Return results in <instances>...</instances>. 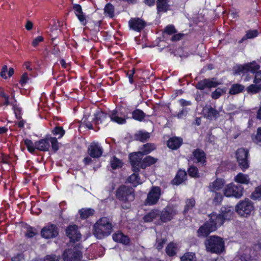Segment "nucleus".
I'll return each instance as SVG.
<instances>
[{"label": "nucleus", "mask_w": 261, "mask_h": 261, "mask_svg": "<svg viewBox=\"0 0 261 261\" xmlns=\"http://www.w3.org/2000/svg\"><path fill=\"white\" fill-rule=\"evenodd\" d=\"M143 154L141 151L131 153L129 155L130 163L133 170L138 171L140 168H145L156 161V160L151 156H146L143 159Z\"/></svg>", "instance_id": "nucleus-1"}, {"label": "nucleus", "mask_w": 261, "mask_h": 261, "mask_svg": "<svg viewBox=\"0 0 261 261\" xmlns=\"http://www.w3.org/2000/svg\"><path fill=\"white\" fill-rule=\"evenodd\" d=\"M112 225L109 219L103 217L99 219L94 225V235L97 239L103 238L112 232Z\"/></svg>", "instance_id": "nucleus-2"}, {"label": "nucleus", "mask_w": 261, "mask_h": 261, "mask_svg": "<svg viewBox=\"0 0 261 261\" xmlns=\"http://www.w3.org/2000/svg\"><path fill=\"white\" fill-rule=\"evenodd\" d=\"M261 253V243L255 245L253 249L246 247H242L239 252V256L241 261H253L258 259V255Z\"/></svg>", "instance_id": "nucleus-3"}, {"label": "nucleus", "mask_w": 261, "mask_h": 261, "mask_svg": "<svg viewBox=\"0 0 261 261\" xmlns=\"http://www.w3.org/2000/svg\"><path fill=\"white\" fill-rule=\"evenodd\" d=\"M205 246L206 250L213 253H220L224 249V242L223 239L216 236L211 237L206 241Z\"/></svg>", "instance_id": "nucleus-4"}, {"label": "nucleus", "mask_w": 261, "mask_h": 261, "mask_svg": "<svg viewBox=\"0 0 261 261\" xmlns=\"http://www.w3.org/2000/svg\"><path fill=\"white\" fill-rule=\"evenodd\" d=\"M236 212L243 217L250 216L254 210L253 202L248 199L240 201L236 205Z\"/></svg>", "instance_id": "nucleus-5"}, {"label": "nucleus", "mask_w": 261, "mask_h": 261, "mask_svg": "<svg viewBox=\"0 0 261 261\" xmlns=\"http://www.w3.org/2000/svg\"><path fill=\"white\" fill-rule=\"evenodd\" d=\"M224 195L227 197L240 198L243 195L244 188L240 185L231 182L226 185L223 190Z\"/></svg>", "instance_id": "nucleus-6"}, {"label": "nucleus", "mask_w": 261, "mask_h": 261, "mask_svg": "<svg viewBox=\"0 0 261 261\" xmlns=\"http://www.w3.org/2000/svg\"><path fill=\"white\" fill-rule=\"evenodd\" d=\"M118 199L122 201H132L134 199V191L132 188L121 186L116 192Z\"/></svg>", "instance_id": "nucleus-7"}, {"label": "nucleus", "mask_w": 261, "mask_h": 261, "mask_svg": "<svg viewBox=\"0 0 261 261\" xmlns=\"http://www.w3.org/2000/svg\"><path fill=\"white\" fill-rule=\"evenodd\" d=\"M176 207L167 206L162 212L160 211V219L163 222H167L172 220L177 214Z\"/></svg>", "instance_id": "nucleus-8"}, {"label": "nucleus", "mask_w": 261, "mask_h": 261, "mask_svg": "<svg viewBox=\"0 0 261 261\" xmlns=\"http://www.w3.org/2000/svg\"><path fill=\"white\" fill-rule=\"evenodd\" d=\"M248 151L244 148H240L236 151V158L241 169L244 171L249 167L247 156Z\"/></svg>", "instance_id": "nucleus-9"}, {"label": "nucleus", "mask_w": 261, "mask_h": 261, "mask_svg": "<svg viewBox=\"0 0 261 261\" xmlns=\"http://www.w3.org/2000/svg\"><path fill=\"white\" fill-rule=\"evenodd\" d=\"M161 196V189L158 187H153L149 192L145 203L146 205L155 204L159 201Z\"/></svg>", "instance_id": "nucleus-10"}, {"label": "nucleus", "mask_w": 261, "mask_h": 261, "mask_svg": "<svg viewBox=\"0 0 261 261\" xmlns=\"http://www.w3.org/2000/svg\"><path fill=\"white\" fill-rule=\"evenodd\" d=\"M129 27L130 29L141 32L147 25V22L139 17L132 18L128 21Z\"/></svg>", "instance_id": "nucleus-11"}, {"label": "nucleus", "mask_w": 261, "mask_h": 261, "mask_svg": "<svg viewBox=\"0 0 261 261\" xmlns=\"http://www.w3.org/2000/svg\"><path fill=\"white\" fill-rule=\"evenodd\" d=\"M103 150L98 143L93 142L88 148V153L91 158H98L102 155Z\"/></svg>", "instance_id": "nucleus-12"}, {"label": "nucleus", "mask_w": 261, "mask_h": 261, "mask_svg": "<svg viewBox=\"0 0 261 261\" xmlns=\"http://www.w3.org/2000/svg\"><path fill=\"white\" fill-rule=\"evenodd\" d=\"M58 234L57 228L54 224L48 225L41 230L42 236L46 239H50L56 237Z\"/></svg>", "instance_id": "nucleus-13"}, {"label": "nucleus", "mask_w": 261, "mask_h": 261, "mask_svg": "<svg viewBox=\"0 0 261 261\" xmlns=\"http://www.w3.org/2000/svg\"><path fill=\"white\" fill-rule=\"evenodd\" d=\"M220 84L215 79H204L199 81L196 85V88L198 89L203 90L205 88H211L216 87Z\"/></svg>", "instance_id": "nucleus-14"}, {"label": "nucleus", "mask_w": 261, "mask_h": 261, "mask_svg": "<svg viewBox=\"0 0 261 261\" xmlns=\"http://www.w3.org/2000/svg\"><path fill=\"white\" fill-rule=\"evenodd\" d=\"M242 67L241 71L245 73H255V77L253 81L254 84H257L261 82V71H256L258 68L256 69V66H241Z\"/></svg>", "instance_id": "nucleus-15"}, {"label": "nucleus", "mask_w": 261, "mask_h": 261, "mask_svg": "<svg viewBox=\"0 0 261 261\" xmlns=\"http://www.w3.org/2000/svg\"><path fill=\"white\" fill-rule=\"evenodd\" d=\"M64 261H74L82 256V253L80 251L75 250L67 249L63 254Z\"/></svg>", "instance_id": "nucleus-16"}, {"label": "nucleus", "mask_w": 261, "mask_h": 261, "mask_svg": "<svg viewBox=\"0 0 261 261\" xmlns=\"http://www.w3.org/2000/svg\"><path fill=\"white\" fill-rule=\"evenodd\" d=\"M224 219L220 214L213 213L210 215V221L208 223L212 226L215 227V230L221 226L224 223Z\"/></svg>", "instance_id": "nucleus-17"}, {"label": "nucleus", "mask_w": 261, "mask_h": 261, "mask_svg": "<svg viewBox=\"0 0 261 261\" xmlns=\"http://www.w3.org/2000/svg\"><path fill=\"white\" fill-rule=\"evenodd\" d=\"M66 233L69 238L72 241H78L81 238V234L75 225H70L66 229Z\"/></svg>", "instance_id": "nucleus-18"}, {"label": "nucleus", "mask_w": 261, "mask_h": 261, "mask_svg": "<svg viewBox=\"0 0 261 261\" xmlns=\"http://www.w3.org/2000/svg\"><path fill=\"white\" fill-rule=\"evenodd\" d=\"M109 117L111 121L119 124L125 123L126 119L128 118L126 115L118 113L117 111L113 110L109 114Z\"/></svg>", "instance_id": "nucleus-19"}, {"label": "nucleus", "mask_w": 261, "mask_h": 261, "mask_svg": "<svg viewBox=\"0 0 261 261\" xmlns=\"http://www.w3.org/2000/svg\"><path fill=\"white\" fill-rule=\"evenodd\" d=\"M170 0H156V10L158 14L166 13L171 10V6L169 4Z\"/></svg>", "instance_id": "nucleus-20"}, {"label": "nucleus", "mask_w": 261, "mask_h": 261, "mask_svg": "<svg viewBox=\"0 0 261 261\" xmlns=\"http://www.w3.org/2000/svg\"><path fill=\"white\" fill-rule=\"evenodd\" d=\"M193 161L196 163H199L204 164L206 162V155L204 152L200 149H197L193 152Z\"/></svg>", "instance_id": "nucleus-21"}, {"label": "nucleus", "mask_w": 261, "mask_h": 261, "mask_svg": "<svg viewBox=\"0 0 261 261\" xmlns=\"http://www.w3.org/2000/svg\"><path fill=\"white\" fill-rule=\"evenodd\" d=\"M215 230V227H212L209 223H206L201 226L198 230V235L200 237H205L210 232Z\"/></svg>", "instance_id": "nucleus-22"}, {"label": "nucleus", "mask_w": 261, "mask_h": 261, "mask_svg": "<svg viewBox=\"0 0 261 261\" xmlns=\"http://www.w3.org/2000/svg\"><path fill=\"white\" fill-rule=\"evenodd\" d=\"M73 9L75 15L81 23L84 25H86L87 23L86 18L85 15L83 14L81 6L80 4H74L73 5Z\"/></svg>", "instance_id": "nucleus-23"}, {"label": "nucleus", "mask_w": 261, "mask_h": 261, "mask_svg": "<svg viewBox=\"0 0 261 261\" xmlns=\"http://www.w3.org/2000/svg\"><path fill=\"white\" fill-rule=\"evenodd\" d=\"M204 116L209 119H215L219 116V113L210 106H205L202 111Z\"/></svg>", "instance_id": "nucleus-24"}, {"label": "nucleus", "mask_w": 261, "mask_h": 261, "mask_svg": "<svg viewBox=\"0 0 261 261\" xmlns=\"http://www.w3.org/2000/svg\"><path fill=\"white\" fill-rule=\"evenodd\" d=\"M36 147L37 150L45 151L48 150L49 145V137H46L44 139H41L36 142Z\"/></svg>", "instance_id": "nucleus-25"}, {"label": "nucleus", "mask_w": 261, "mask_h": 261, "mask_svg": "<svg viewBox=\"0 0 261 261\" xmlns=\"http://www.w3.org/2000/svg\"><path fill=\"white\" fill-rule=\"evenodd\" d=\"M0 96L4 98V105L5 106H8L9 105H13L14 107V111L15 113L16 117L17 119H19L20 118V115L17 113V112H19L20 111V110L18 108H15L14 107V103L13 102H11L10 101V97L9 96L6 94L3 91H0Z\"/></svg>", "instance_id": "nucleus-26"}, {"label": "nucleus", "mask_w": 261, "mask_h": 261, "mask_svg": "<svg viewBox=\"0 0 261 261\" xmlns=\"http://www.w3.org/2000/svg\"><path fill=\"white\" fill-rule=\"evenodd\" d=\"M224 220H230L233 214V208L232 206H222L221 208V214Z\"/></svg>", "instance_id": "nucleus-27"}, {"label": "nucleus", "mask_w": 261, "mask_h": 261, "mask_svg": "<svg viewBox=\"0 0 261 261\" xmlns=\"http://www.w3.org/2000/svg\"><path fill=\"white\" fill-rule=\"evenodd\" d=\"M182 142V139L178 137L170 138L167 142V145L169 148L175 150L180 147Z\"/></svg>", "instance_id": "nucleus-28"}, {"label": "nucleus", "mask_w": 261, "mask_h": 261, "mask_svg": "<svg viewBox=\"0 0 261 261\" xmlns=\"http://www.w3.org/2000/svg\"><path fill=\"white\" fill-rule=\"evenodd\" d=\"M160 211L157 209H153L144 217L145 222H149L160 217Z\"/></svg>", "instance_id": "nucleus-29"}, {"label": "nucleus", "mask_w": 261, "mask_h": 261, "mask_svg": "<svg viewBox=\"0 0 261 261\" xmlns=\"http://www.w3.org/2000/svg\"><path fill=\"white\" fill-rule=\"evenodd\" d=\"M113 239L115 242H120L124 245L128 244L129 242V238L121 232L114 233L113 235Z\"/></svg>", "instance_id": "nucleus-30"}, {"label": "nucleus", "mask_w": 261, "mask_h": 261, "mask_svg": "<svg viewBox=\"0 0 261 261\" xmlns=\"http://www.w3.org/2000/svg\"><path fill=\"white\" fill-rule=\"evenodd\" d=\"M259 34L257 30H249L246 32V34L238 41L239 44H241L248 39H253L256 37Z\"/></svg>", "instance_id": "nucleus-31"}, {"label": "nucleus", "mask_w": 261, "mask_h": 261, "mask_svg": "<svg viewBox=\"0 0 261 261\" xmlns=\"http://www.w3.org/2000/svg\"><path fill=\"white\" fill-rule=\"evenodd\" d=\"M225 181L223 179L217 178L210 184L209 188L212 191L221 189L224 186Z\"/></svg>", "instance_id": "nucleus-32"}, {"label": "nucleus", "mask_w": 261, "mask_h": 261, "mask_svg": "<svg viewBox=\"0 0 261 261\" xmlns=\"http://www.w3.org/2000/svg\"><path fill=\"white\" fill-rule=\"evenodd\" d=\"M234 180L238 183L247 185L250 182V179L247 174L239 173L234 177Z\"/></svg>", "instance_id": "nucleus-33"}, {"label": "nucleus", "mask_w": 261, "mask_h": 261, "mask_svg": "<svg viewBox=\"0 0 261 261\" xmlns=\"http://www.w3.org/2000/svg\"><path fill=\"white\" fill-rule=\"evenodd\" d=\"M187 177V173L185 170H179L175 178L173 179V184L176 185H178L181 184Z\"/></svg>", "instance_id": "nucleus-34"}, {"label": "nucleus", "mask_w": 261, "mask_h": 261, "mask_svg": "<svg viewBox=\"0 0 261 261\" xmlns=\"http://www.w3.org/2000/svg\"><path fill=\"white\" fill-rule=\"evenodd\" d=\"M94 121L97 123L107 122L109 119L107 115L103 112H98L94 114Z\"/></svg>", "instance_id": "nucleus-35"}, {"label": "nucleus", "mask_w": 261, "mask_h": 261, "mask_svg": "<svg viewBox=\"0 0 261 261\" xmlns=\"http://www.w3.org/2000/svg\"><path fill=\"white\" fill-rule=\"evenodd\" d=\"M127 182L131 184L134 187H136L142 183V181L140 179L138 174L135 173L132 174L128 177L127 179Z\"/></svg>", "instance_id": "nucleus-36"}, {"label": "nucleus", "mask_w": 261, "mask_h": 261, "mask_svg": "<svg viewBox=\"0 0 261 261\" xmlns=\"http://www.w3.org/2000/svg\"><path fill=\"white\" fill-rule=\"evenodd\" d=\"M245 89V87L241 84H233L229 89V93L231 95L237 94L242 92Z\"/></svg>", "instance_id": "nucleus-37"}, {"label": "nucleus", "mask_w": 261, "mask_h": 261, "mask_svg": "<svg viewBox=\"0 0 261 261\" xmlns=\"http://www.w3.org/2000/svg\"><path fill=\"white\" fill-rule=\"evenodd\" d=\"M114 6L110 3L107 4L104 8V13L105 15L110 18H113L114 16Z\"/></svg>", "instance_id": "nucleus-38"}, {"label": "nucleus", "mask_w": 261, "mask_h": 261, "mask_svg": "<svg viewBox=\"0 0 261 261\" xmlns=\"http://www.w3.org/2000/svg\"><path fill=\"white\" fill-rule=\"evenodd\" d=\"M261 91V84H251L247 88V93L251 94H256Z\"/></svg>", "instance_id": "nucleus-39"}, {"label": "nucleus", "mask_w": 261, "mask_h": 261, "mask_svg": "<svg viewBox=\"0 0 261 261\" xmlns=\"http://www.w3.org/2000/svg\"><path fill=\"white\" fill-rule=\"evenodd\" d=\"M14 72V70L13 68H10L9 69H8L7 66H3L0 74L3 78L7 79L8 77H10L12 76Z\"/></svg>", "instance_id": "nucleus-40"}, {"label": "nucleus", "mask_w": 261, "mask_h": 261, "mask_svg": "<svg viewBox=\"0 0 261 261\" xmlns=\"http://www.w3.org/2000/svg\"><path fill=\"white\" fill-rule=\"evenodd\" d=\"M132 117L137 121H141L145 117V114L142 111L136 109L133 112Z\"/></svg>", "instance_id": "nucleus-41"}, {"label": "nucleus", "mask_w": 261, "mask_h": 261, "mask_svg": "<svg viewBox=\"0 0 261 261\" xmlns=\"http://www.w3.org/2000/svg\"><path fill=\"white\" fill-rule=\"evenodd\" d=\"M195 205V201L194 198H189L186 200V205L184 211V214L188 213L194 207Z\"/></svg>", "instance_id": "nucleus-42"}, {"label": "nucleus", "mask_w": 261, "mask_h": 261, "mask_svg": "<svg viewBox=\"0 0 261 261\" xmlns=\"http://www.w3.org/2000/svg\"><path fill=\"white\" fill-rule=\"evenodd\" d=\"M80 216L83 219H86L94 214V210L91 208H82L79 210Z\"/></svg>", "instance_id": "nucleus-43"}, {"label": "nucleus", "mask_w": 261, "mask_h": 261, "mask_svg": "<svg viewBox=\"0 0 261 261\" xmlns=\"http://www.w3.org/2000/svg\"><path fill=\"white\" fill-rule=\"evenodd\" d=\"M177 245L174 243H170L166 248V253L169 256H173L176 254Z\"/></svg>", "instance_id": "nucleus-44"}, {"label": "nucleus", "mask_w": 261, "mask_h": 261, "mask_svg": "<svg viewBox=\"0 0 261 261\" xmlns=\"http://www.w3.org/2000/svg\"><path fill=\"white\" fill-rule=\"evenodd\" d=\"M110 162L111 167L113 169L121 168L123 165L122 162L115 156H113Z\"/></svg>", "instance_id": "nucleus-45"}, {"label": "nucleus", "mask_w": 261, "mask_h": 261, "mask_svg": "<svg viewBox=\"0 0 261 261\" xmlns=\"http://www.w3.org/2000/svg\"><path fill=\"white\" fill-rule=\"evenodd\" d=\"M24 144L26 146L28 150L30 153H34L36 149H37L36 147V142L35 143H33V142L29 140V139H26L24 141Z\"/></svg>", "instance_id": "nucleus-46"}, {"label": "nucleus", "mask_w": 261, "mask_h": 261, "mask_svg": "<svg viewBox=\"0 0 261 261\" xmlns=\"http://www.w3.org/2000/svg\"><path fill=\"white\" fill-rule=\"evenodd\" d=\"M150 137V134L147 132H139L135 135L137 140L143 142Z\"/></svg>", "instance_id": "nucleus-47"}, {"label": "nucleus", "mask_w": 261, "mask_h": 261, "mask_svg": "<svg viewBox=\"0 0 261 261\" xmlns=\"http://www.w3.org/2000/svg\"><path fill=\"white\" fill-rule=\"evenodd\" d=\"M195 254L192 252H187L180 257V261H196Z\"/></svg>", "instance_id": "nucleus-48"}, {"label": "nucleus", "mask_w": 261, "mask_h": 261, "mask_svg": "<svg viewBox=\"0 0 261 261\" xmlns=\"http://www.w3.org/2000/svg\"><path fill=\"white\" fill-rule=\"evenodd\" d=\"M155 148V145L153 144L148 143L143 145L142 151L143 154H148Z\"/></svg>", "instance_id": "nucleus-49"}, {"label": "nucleus", "mask_w": 261, "mask_h": 261, "mask_svg": "<svg viewBox=\"0 0 261 261\" xmlns=\"http://www.w3.org/2000/svg\"><path fill=\"white\" fill-rule=\"evenodd\" d=\"M250 198L253 200H261V185L255 189L251 194Z\"/></svg>", "instance_id": "nucleus-50"}, {"label": "nucleus", "mask_w": 261, "mask_h": 261, "mask_svg": "<svg viewBox=\"0 0 261 261\" xmlns=\"http://www.w3.org/2000/svg\"><path fill=\"white\" fill-rule=\"evenodd\" d=\"M54 135L58 136V138H61L65 134V130L62 127H56L53 130Z\"/></svg>", "instance_id": "nucleus-51"}, {"label": "nucleus", "mask_w": 261, "mask_h": 261, "mask_svg": "<svg viewBox=\"0 0 261 261\" xmlns=\"http://www.w3.org/2000/svg\"><path fill=\"white\" fill-rule=\"evenodd\" d=\"M252 140L256 144L261 146V127L258 128L256 134L252 137Z\"/></svg>", "instance_id": "nucleus-52"}, {"label": "nucleus", "mask_w": 261, "mask_h": 261, "mask_svg": "<svg viewBox=\"0 0 261 261\" xmlns=\"http://www.w3.org/2000/svg\"><path fill=\"white\" fill-rule=\"evenodd\" d=\"M51 144L53 149L56 151L59 149V143L55 137H49V145Z\"/></svg>", "instance_id": "nucleus-53"}, {"label": "nucleus", "mask_w": 261, "mask_h": 261, "mask_svg": "<svg viewBox=\"0 0 261 261\" xmlns=\"http://www.w3.org/2000/svg\"><path fill=\"white\" fill-rule=\"evenodd\" d=\"M177 32L174 26L172 24L168 25L164 29V32L168 35H171L176 33Z\"/></svg>", "instance_id": "nucleus-54"}, {"label": "nucleus", "mask_w": 261, "mask_h": 261, "mask_svg": "<svg viewBox=\"0 0 261 261\" xmlns=\"http://www.w3.org/2000/svg\"><path fill=\"white\" fill-rule=\"evenodd\" d=\"M188 173L190 176L197 177L199 176L198 169L195 166H191L188 170Z\"/></svg>", "instance_id": "nucleus-55"}, {"label": "nucleus", "mask_w": 261, "mask_h": 261, "mask_svg": "<svg viewBox=\"0 0 261 261\" xmlns=\"http://www.w3.org/2000/svg\"><path fill=\"white\" fill-rule=\"evenodd\" d=\"M224 92V91L222 89L217 88L214 92L212 94V97L214 99L218 98L222 93Z\"/></svg>", "instance_id": "nucleus-56"}, {"label": "nucleus", "mask_w": 261, "mask_h": 261, "mask_svg": "<svg viewBox=\"0 0 261 261\" xmlns=\"http://www.w3.org/2000/svg\"><path fill=\"white\" fill-rule=\"evenodd\" d=\"M166 242V240L164 239H156V242L155 244L156 248L160 250L162 249L164 245L165 244Z\"/></svg>", "instance_id": "nucleus-57"}, {"label": "nucleus", "mask_w": 261, "mask_h": 261, "mask_svg": "<svg viewBox=\"0 0 261 261\" xmlns=\"http://www.w3.org/2000/svg\"><path fill=\"white\" fill-rule=\"evenodd\" d=\"M223 196L219 193H215V196L214 198V202L216 204H220L223 200Z\"/></svg>", "instance_id": "nucleus-58"}, {"label": "nucleus", "mask_w": 261, "mask_h": 261, "mask_svg": "<svg viewBox=\"0 0 261 261\" xmlns=\"http://www.w3.org/2000/svg\"><path fill=\"white\" fill-rule=\"evenodd\" d=\"M44 41V38L41 36H38L35 38L32 41V45L33 47H37L39 43Z\"/></svg>", "instance_id": "nucleus-59"}, {"label": "nucleus", "mask_w": 261, "mask_h": 261, "mask_svg": "<svg viewBox=\"0 0 261 261\" xmlns=\"http://www.w3.org/2000/svg\"><path fill=\"white\" fill-rule=\"evenodd\" d=\"M29 79L27 73H24L21 77L19 83L21 86H24L25 84L29 81Z\"/></svg>", "instance_id": "nucleus-60"}, {"label": "nucleus", "mask_w": 261, "mask_h": 261, "mask_svg": "<svg viewBox=\"0 0 261 261\" xmlns=\"http://www.w3.org/2000/svg\"><path fill=\"white\" fill-rule=\"evenodd\" d=\"M36 233V232L34 229L32 227H29L27 229V231L25 233L26 237L28 238H32L34 237Z\"/></svg>", "instance_id": "nucleus-61"}, {"label": "nucleus", "mask_w": 261, "mask_h": 261, "mask_svg": "<svg viewBox=\"0 0 261 261\" xmlns=\"http://www.w3.org/2000/svg\"><path fill=\"white\" fill-rule=\"evenodd\" d=\"M189 110L187 108H183L181 110L179 113L177 114L176 117L178 118H182L186 116Z\"/></svg>", "instance_id": "nucleus-62"}, {"label": "nucleus", "mask_w": 261, "mask_h": 261, "mask_svg": "<svg viewBox=\"0 0 261 261\" xmlns=\"http://www.w3.org/2000/svg\"><path fill=\"white\" fill-rule=\"evenodd\" d=\"M59 257L55 255H47L44 259V261H58Z\"/></svg>", "instance_id": "nucleus-63"}, {"label": "nucleus", "mask_w": 261, "mask_h": 261, "mask_svg": "<svg viewBox=\"0 0 261 261\" xmlns=\"http://www.w3.org/2000/svg\"><path fill=\"white\" fill-rule=\"evenodd\" d=\"M184 34L181 33H178L174 34L171 37V40L173 42L180 40L183 37Z\"/></svg>", "instance_id": "nucleus-64"}]
</instances>
